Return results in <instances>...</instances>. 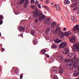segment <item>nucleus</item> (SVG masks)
Masks as SVG:
<instances>
[{
  "mask_svg": "<svg viewBox=\"0 0 79 79\" xmlns=\"http://www.w3.org/2000/svg\"><path fill=\"white\" fill-rule=\"evenodd\" d=\"M51 5H53V4L51 3Z\"/></svg>",
  "mask_w": 79,
  "mask_h": 79,
  "instance_id": "obj_55",
  "label": "nucleus"
},
{
  "mask_svg": "<svg viewBox=\"0 0 79 79\" xmlns=\"http://www.w3.org/2000/svg\"><path fill=\"white\" fill-rule=\"evenodd\" d=\"M66 43L62 42L60 43L59 46V47L60 48L66 47Z\"/></svg>",
  "mask_w": 79,
  "mask_h": 79,
  "instance_id": "obj_8",
  "label": "nucleus"
},
{
  "mask_svg": "<svg viewBox=\"0 0 79 79\" xmlns=\"http://www.w3.org/2000/svg\"><path fill=\"white\" fill-rule=\"evenodd\" d=\"M54 79H58V77L56 75H54L53 76Z\"/></svg>",
  "mask_w": 79,
  "mask_h": 79,
  "instance_id": "obj_32",
  "label": "nucleus"
},
{
  "mask_svg": "<svg viewBox=\"0 0 79 79\" xmlns=\"http://www.w3.org/2000/svg\"><path fill=\"white\" fill-rule=\"evenodd\" d=\"M48 51V49H46L42 50L41 52L43 54H44V53H45V52H47Z\"/></svg>",
  "mask_w": 79,
  "mask_h": 79,
  "instance_id": "obj_23",
  "label": "nucleus"
},
{
  "mask_svg": "<svg viewBox=\"0 0 79 79\" xmlns=\"http://www.w3.org/2000/svg\"><path fill=\"white\" fill-rule=\"evenodd\" d=\"M74 60H70L68 59H65L64 60V61L65 63H68V65H70V64L69 63H71V62H74Z\"/></svg>",
  "mask_w": 79,
  "mask_h": 79,
  "instance_id": "obj_9",
  "label": "nucleus"
},
{
  "mask_svg": "<svg viewBox=\"0 0 79 79\" xmlns=\"http://www.w3.org/2000/svg\"><path fill=\"white\" fill-rule=\"evenodd\" d=\"M51 70L52 71L51 72L52 74H56V73H58L57 72V70H54L53 69H52Z\"/></svg>",
  "mask_w": 79,
  "mask_h": 79,
  "instance_id": "obj_14",
  "label": "nucleus"
},
{
  "mask_svg": "<svg viewBox=\"0 0 79 79\" xmlns=\"http://www.w3.org/2000/svg\"><path fill=\"white\" fill-rule=\"evenodd\" d=\"M72 1H75V0H72Z\"/></svg>",
  "mask_w": 79,
  "mask_h": 79,
  "instance_id": "obj_56",
  "label": "nucleus"
},
{
  "mask_svg": "<svg viewBox=\"0 0 79 79\" xmlns=\"http://www.w3.org/2000/svg\"><path fill=\"white\" fill-rule=\"evenodd\" d=\"M51 70L52 69H53L54 70H57V68H56V67H53L51 68Z\"/></svg>",
  "mask_w": 79,
  "mask_h": 79,
  "instance_id": "obj_30",
  "label": "nucleus"
},
{
  "mask_svg": "<svg viewBox=\"0 0 79 79\" xmlns=\"http://www.w3.org/2000/svg\"><path fill=\"white\" fill-rule=\"evenodd\" d=\"M29 19H30V17L29 18Z\"/></svg>",
  "mask_w": 79,
  "mask_h": 79,
  "instance_id": "obj_58",
  "label": "nucleus"
},
{
  "mask_svg": "<svg viewBox=\"0 0 79 79\" xmlns=\"http://www.w3.org/2000/svg\"><path fill=\"white\" fill-rule=\"evenodd\" d=\"M79 71L77 72L76 73H73V75L75 77H77L79 76Z\"/></svg>",
  "mask_w": 79,
  "mask_h": 79,
  "instance_id": "obj_24",
  "label": "nucleus"
},
{
  "mask_svg": "<svg viewBox=\"0 0 79 79\" xmlns=\"http://www.w3.org/2000/svg\"><path fill=\"white\" fill-rule=\"evenodd\" d=\"M3 19V16L2 15H0V19L2 20Z\"/></svg>",
  "mask_w": 79,
  "mask_h": 79,
  "instance_id": "obj_40",
  "label": "nucleus"
},
{
  "mask_svg": "<svg viewBox=\"0 0 79 79\" xmlns=\"http://www.w3.org/2000/svg\"><path fill=\"white\" fill-rule=\"evenodd\" d=\"M71 19L72 21H75L77 20L76 18L74 16H73L71 17Z\"/></svg>",
  "mask_w": 79,
  "mask_h": 79,
  "instance_id": "obj_21",
  "label": "nucleus"
},
{
  "mask_svg": "<svg viewBox=\"0 0 79 79\" xmlns=\"http://www.w3.org/2000/svg\"><path fill=\"white\" fill-rule=\"evenodd\" d=\"M59 73H60V74H63V71L64 70L63 69H62L61 68H60L59 69Z\"/></svg>",
  "mask_w": 79,
  "mask_h": 79,
  "instance_id": "obj_20",
  "label": "nucleus"
},
{
  "mask_svg": "<svg viewBox=\"0 0 79 79\" xmlns=\"http://www.w3.org/2000/svg\"><path fill=\"white\" fill-rule=\"evenodd\" d=\"M50 32V28H48L47 29L46 31L45 34H48V33Z\"/></svg>",
  "mask_w": 79,
  "mask_h": 79,
  "instance_id": "obj_18",
  "label": "nucleus"
},
{
  "mask_svg": "<svg viewBox=\"0 0 79 79\" xmlns=\"http://www.w3.org/2000/svg\"><path fill=\"white\" fill-rule=\"evenodd\" d=\"M55 6H56V10L57 11H60V6H58V5H56V4H55Z\"/></svg>",
  "mask_w": 79,
  "mask_h": 79,
  "instance_id": "obj_19",
  "label": "nucleus"
},
{
  "mask_svg": "<svg viewBox=\"0 0 79 79\" xmlns=\"http://www.w3.org/2000/svg\"><path fill=\"white\" fill-rule=\"evenodd\" d=\"M2 23H3V21L0 20V25H1V24H2Z\"/></svg>",
  "mask_w": 79,
  "mask_h": 79,
  "instance_id": "obj_42",
  "label": "nucleus"
},
{
  "mask_svg": "<svg viewBox=\"0 0 79 79\" xmlns=\"http://www.w3.org/2000/svg\"><path fill=\"white\" fill-rule=\"evenodd\" d=\"M31 7L32 8L33 10H34L36 8V6L32 5L31 6Z\"/></svg>",
  "mask_w": 79,
  "mask_h": 79,
  "instance_id": "obj_27",
  "label": "nucleus"
},
{
  "mask_svg": "<svg viewBox=\"0 0 79 79\" xmlns=\"http://www.w3.org/2000/svg\"><path fill=\"white\" fill-rule=\"evenodd\" d=\"M46 4H48V3H49L50 2V1H48V0H46Z\"/></svg>",
  "mask_w": 79,
  "mask_h": 79,
  "instance_id": "obj_41",
  "label": "nucleus"
},
{
  "mask_svg": "<svg viewBox=\"0 0 79 79\" xmlns=\"http://www.w3.org/2000/svg\"><path fill=\"white\" fill-rule=\"evenodd\" d=\"M31 3H35V0H31Z\"/></svg>",
  "mask_w": 79,
  "mask_h": 79,
  "instance_id": "obj_36",
  "label": "nucleus"
},
{
  "mask_svg": "<svg viewBox=\"0 0 79 79\" xmlns=\"http://www.w3.org/2000/svg\"><path fill=\"white\" fill-rule=\"evenodd\" d=\"M66 2H67V0H64V3H66Z\"/></svg>",
  "mask_w": 79,
  "mask_h": 79,
  "instance_id": "obj_47",
  "label": "nucleus"
},
{
  "mask_svg": "<svg viewBox=\"0 0 79 79\" xmlns=\"http://www.w3.org/2000/svg\"><path fill=\"white\" fill-rule=\"evenodd\" d=\"M19 31L20 32H23V31H25V29L21 26L20 27Z\"/></svg>",
  "mask_w": 79,
  "mask_h": 79,
  "instance_id": "obj_16",
  "label": "nucleus"
},
{
  "mask_svg": "<svg viewBox=\"0 0 79 79\" xmlns=\"http://www.w3.org/2000/svg\"><path fill=\"white\" fill-rule=\"evenodd\" d=\"M52 48H57V46L55 45L54 44H53L52 46Z\"/></svg>",
  "mask_w": 79,
  "mask_h": 79,
  "instance_id": "obj_26",
  "label": "nucleus"
},
{
  "mask_svg": "<svg viewBox=\"0 0 79 79\" xmlns=\"http://www.w3.org/2000/svg\"><path fill=\"white\" fill-rule=\"evenodd\" d=\"M29 0H25V2L23 4V6L24 8H27V5H29Z\"/></svg>",
  "mask_w": 79,
  "mask_h": 79,
  "instance_id": "obj_10",
  "label": "nucleus"
},
{
  "mask_svg": "<svg viewBox=\"0 0 79 79\" xmlns=\"http://www.w3.org/2000/svg\"><path fill=\"white\" fill-rule=\"evenodd\" d=\"M69 52V51L68 50V48H64L63 49V53L64 54V55H67L68 54V53Z\"/></svg>",
  "mask_w": 79,
  "mask_h": 79,
  "instance_id": "obj_7",
  "label": "nucleus"
},
{
  "mask_svg": "<svg viewBox=\"0 0 79 79\" xmlns=\"http://www.w3.org/2000/svg\"><path fill=\"white\" fill-rule=\"evenodd\" d=\"M73 46L74 50H76L77 52L79 51V43H76Z\"/></svg>",
  "mask_w": 79,
  "mask_h": 79,
  "instance_id": "obj_5",
  "label": "nucleus"
},
{
  "mask_svg": "<svg viewBox=\"0 0 79 79\" xmlns=\"http://www.w3.org/2000/svg\"><path fill=\"white\" fill-rule=\"evenodd\" d=\"M45 13H47L46 11H45Z\"/></svg>",
  "mask_w": 79,
  "mask_h": 79,
  "instance_id": "obj_57",
  "label": "nucleus"
},
{
  "mask_svg": "<svg viewBox=\"0 0 79 79\" xmlns=\"http://www.w3.org/2000/svg\"><path fill=\"white\" fill-rule=\"evenodd\" d=\"M25 2V0H21L20 2V4H23V3Z\"/></svg>",
  "mask_w": 79,
  "mask_h": 79,
  "instance_id": "obj_31",
  "label": "nucleus"
},
{
  "mask_svg": "<svg viewBox=\"0 0 79 79\" xmlns=\"http://www.w3.org/2000/svg\"><path fill=\"white\" fill-rule=\"evenodd\" d=\"M76 5H77V3H74L71 5V8H74V7L76 6Z\"/></svg>",
  "mask_w": 79,
  "mask_h": 79,
  "instance_id": "obj_25",
  "label": "nucleus"
},
{
  "mask_svg": "<svg viewBox=\"0 0 79 79\" xmlns=\"http://www.w3.org/2000/svg\"><path fill=\"white\" fill-rule=\"evenodd\" d=\"M38 7L39 8H41V6H40V4H39L38 5Z\"/></svg>",
  "mask_w": 79,
  "mask_h": 79,
  "instance_id": "obj_39",
  "label": "nucleus"
},
{
  "mask_svg": "<svg viewBox=\"0 0 79 79\" xmlns=\"http://www.w3.org/2000/svg\"><path fill=\"white\" fill-rule=\"evenodd\" d=\"M62 42V40H60L58 38H57L55 40V43H56V44H59L60 42Z\"/></svg>",
  "mask_w": 79,
  "mask_h": 79,
  "instance_id": "obj_12",
  "label": "nucleus"
},
{
  "mask_svg": "<svg viewBox=\"0 0 79 79\" xmlns=\"http://www.w3.org/2000/svg\"><path fill=\"white\" fill-rule=\"evenodd\" d=\"M1 50H2V52H4V51H5V49L4 48H2Z\"/></svg>",
  "mask_w": 79,
  "mask_h": 79,
  "instance_id": "obj_43",
  "label": "nucleus"
},
{
  "mask_svg": "<svg viewBox=\"0 0 79 79\" xmlns=\"http://www.w3.org/2000/svg\"><path fill=\"white\" fill-rule=\"evenodd\" d=\"M56 26V23L55 22H53L52 24L51 27L53 28Z\"/></svg>",
  "mask_w": 79,
  "mask_h": 79,
  "instance_id": "obj_15",
  "label": "nucleus"
},
{
  "mask_svg": "<svg viewBox=\"0 0 79 79\" xmlns=\"http://www.w3.org/2000/svg\"><path fill=\"white\" fill-rule=\"evenodd\" d=\"M67 56H68L69 58H70L71 59H74L73 60H74V61H77V59L76 58V57L75 55H73V53H70L69 55H67Z\"/></svg>",
  "mask_w": 79,
  "mask_h": 79,
  "instance_id": "obj_3",
  "label": "nucleus"
},
{
  "mask_svg": "<svg viewBox=\"0 0 79 79\" xmlns=\"http://www.w3.org/2000/svg\"><path fill=\"white\" fill-rule=\"evenodd\" d=\"M79 71V67H77V71Z\"/></svg>",
  "mask_w": 79,
  "mask_h": 79,
  "instance_id": "obj_50",
  "label": "nucleus"
},
{
  "mask_svg": "<svg viewBox=\"0 0 79 79\" xmlns=\"http://www.w3.org/2000/svg\"><path fill=\"white\" fill-rule=\"evenodd\" d=\"M44 8H45V9H46L47 10H49V8L48 7V6H44Z\"/></svg>",
  "mask_w": 79,
  "mask_h": 79,
  "instance_id": "obj_29",
  "label": "nucleus"
},
{
  "mask_svg": "<svg viewBox=\"0 0 79 79\" xmlns=\"http://www.w3.org/2000/svg\"><path fill=\"white\" fill-rule=\"evenodd\" d=\"M70 3V2L69 1H67L66 4H67V5H69Z\"/></svg>",
  "mask_w": 79,
  "mask_h": 79,
  "instance_id": "obj_37",
  "label": "nucleus"
},
{
  "mask_svg": "<svg viewBox=\"0 0 79 79\" xmlns=\"http://www.w3.org/2000/svg\"><path fill=\"white\" fill-rule=\"evenodd\" d=\"M39 3V1H36L35 2V5H37V4H38Z\"/></svg>",
  "mask_w": 79,
  "mask_h": 79,
  "instance_id": "obj_38",
  "label": "nucleus"
},
{
  "mask_svg": "<svg viewBox=\"0 0 79 79\" xmlns=\"http://www.w3.org/2000/svg\"><path fill=\"white\" fill-rule=\"evenodd\" d=\"M46 39L47 40H50V38L48 37H47L46 38Z\"/></svg>",
  "mask_w": 79,
  "mask_h": 79,
  "instance_id": "obj_44",
  "label": "nucleus"
},
{
  "mask_svg": "<svg viewBox=\"0 0 79 79\" xmlns=\"http://www.w3.org/2000/svg\"><path fill=\"white\" fill-rule=\"evenodd\" d=\"M70 34H71V32L69 31H66L64 33V35L66 36H68Z\"/></svg>",
  "mask_w": 79,
  "mask_h": 79,
  "instance_id": "obj_17",
  "label": "nucleus"
},
{
  "mask_svg": "<svg viewBox=\"0 0 79 79\" xmlns=\"http://www.w3.org/2000/svg\"><path fill=\"white\" fill-rule=\"evenodd\" d=\"M15 72L16 73H19V70L18 69H16L15 70Z\"/></svg>",
  "mask_w": 79,
  "mask_h": 79,
  "instance_id": "obj_33",
  "label": "nucleus"
},
{
  "mask_svg": "<svg viewBox=\"0 0 79 79\" xmlns=\"http://www.w3.org/2000/svg\"><path fill=\"white\" fill-rule=\"evenodd\" d=\"M52 21L49 19H47L46 20L44 21L45 24H47L48 25H50L52 24Z\"/></svg>",
  "mask_w": 79,
  "mask_h": 79,
  "instance_id": "obj_6",
  "label": "nucleus"
},
{
  "mask_svg": "<svg viewBox=\"0 0 79 79\" xmlns=\"http://www.w3.org/2000/svg\"><path fill=\"white\" fill-rule=\"evenodd\" d=\"M74 31H77V34H79V25H76L73 28Z\"/></svg>",
  "mask_w": 79,
  "mask_h": 79,
  "instance_id": "obj_4",
  "label": "nucleus"
},
{
  "mask_svg": "<svg viewBox=\"0 0 79 79\" xmlns=\"http://www.w3.org/2000/svg\"><path fill=\"white\" fill-rule=\"evenodd\" d=\"M1 36V33L0 32V37Z\"/></svg>",
  "mask_w": 79,
  "mask_h": 79,
  "instance_id": "obj_53",
  "label": "nucleus"
},
{
  "mask_svg": "<svg viewBox=\"0 0 79 79\" xmlns=\"http://www.w3.org/2000/svg\"><path fill=\"white\" fill-rule=\"evenodd\" d=\"M33 44H37V43H38V41H37V40L35 38L34 40V41H33Z\"/></svg>",
  "mask_w": 79,
  "mask_h": 79,
  "instance_id": "obj_22",
  "label": "nucleus"
},
{
  "mask_svg": "<svg viewBox=\"0 0 79 79\" xmlns=\"http://www.w3.org/2000/svg\"><path fill=\"white\" fill-rule=\"evenodd\" d=\"M15 14L17 15H18V14L17 13H15Z\"/></svg>",
  "mask_w": 79,
  "mask_h": 79,
  "instance_id": "obj_54",
  "label": "nucleus"
},
{
  "mask_svg": "<svg viewBox=\"0 0 79 79\" xmlns=\"http://www.w3.org/2000/svg\"><path fill=\"white\" fill-rule=\"evenodd\" d=\"M66 28L64 27L63 29V31H66Z\"/></svg>",
  "mask_w": 79,
  "mask_h": 79,
  "instance_id": "obj_45",
  "label": "nucleus"
},
{
  "mask_svg": "<svg viewBox=\"0 0 79 79\" xmlns=\"http://www.w3.org/2000/svg\"><path fill=\"white\" fill-rule=\"evenodd\" d=\"M20 37H22V36H23V34L20 35Z\"/></svg>",
  "mask_w": 79,
  "mask_h": 79,
  "instance_id": "obj_51",
  "label": "nucleus"
},
{
  "mask_svg": "<svg viewBox=\"0 0 79 79\" xmlns=\"http://www.w3.org/2000/svg\"><path fill=\"white\" fill-rule=\"evenodd\" d=\"M75 0L74 1H72V2H76V1H77V0Z\"/></svg>",
  "mask_w": 79,
  "mask_h": 79,
  "instance_id": "obj_52",
  "label": "nucleus"
},
{
  "mask_svg": "<svg viewBox=\"0 0 79 79\" xmlns=\"http://www.w3.org/2000/svg\"><path fill=\"white\" fill-rule=\"evenodd\" d=\"M1 45H2V44H1Z\"/></svg>",
  "mask_w": 79,
  "mask_h": 79,
  "instance_id": "obj_59",
  "label": "nucleus"
},
{
  "mask_svg": "<svg viewBox=\"0 0 79 79\" xmlns=\"http://www.w3.org/2000/svg\"><path fill=\"white\" fill-rule=\"evenodd\" d=\"M51 32H52L53 34H56L57 32H58L59 34L60 35V37L62 38V37H64V34H63V32L60 30V28L59 27L57 28L55 30H52L51 31Z\"/></svg>",
  "mask_w": 79,
  "mask_h": 79,
  "instance_id": "obj_2",
  "label": "nucleus"
},
{
  "mask_svg": "<svg viewBox=\"0 0 79 79\" xmlns=\"http://www.w3.org/2000/svg\"><path fill=\"white\" fill-rule=\"evenodd\" d=\"M77 14H79V10L78 11H77Z\"/></svg>",
  "mask_w": 79,
  "mask_h": 79,
  "instance_id": "obj_49",
  "label": "nucleus"
},
{
  "mask_svg": "<svg viewBox=\"0 0 79 79\" xmlns=\"http://www.w3.org/2000/svg\"><path fill=\"white\" fill-rule=\"evenodd\" d=\"M75 39H76L75 37L73 36L70 39H69V41H70L71 43H75V42H76Z\"/></svg>",
  "mask_w": 79,
  "mask_h": 79,
  "instance_id": "obj_11",
  "label": "nucleus"
},
{
  "mask_svg": "<svg viewBox=\"0 0 79 79\" xmlns=\"http://www.w3.org/2000/svg\"><path fill=\"white\" fill-rule=\"evenodd\" d=\"M38 10V9H36L35 10V12L33 14V18H37V17H39L38 18V19L40 21H42L45 19V15H42V13L41 11L39 10H38L37 11H36Z\"/></svg>",
  "mask_w": 79,
  "mask_h": 79,
  "instance_id": "obj_1",
  "label": "nucleus"
},
{
  "mask_svg": "<svg viewBox=\"0 0 79 79\" xmlns=\"http://www.w3.org/2000/svg\"><path fill=\"white\" fill-rule=\"evenodd\" d=\"M38 21V20L36 19H35V22L36 23H37V22Z\"/></svg>",
  "mask_w": 79,
  "mask_h": 79,
  "instance_id": "obj_46",
  "label": "nucleus"
},
{
  "mask_svg": "<svg viewBox=\"0 0 79 79\" xmlns=\"http://www.w3.org/2000/svg\"><path fill=\"white\" fill-rule=\"evenodd\" d=\"M78 9H79V7L77 6H76V7L73 9V10L74 11H76V10H78Z\"/></svg>",
  "mask_w": 79,
  "mask_h": 79,
  "instance_id": "obj_28",
  "label": "nucleus"
},
{
  "mask_svg": "<svg viewBox=\"0 0 79 79\" xmlns=\"http://www.w3.org/2000/svg\"><path fill=\"white\" fill-rule=\"evenodd\" d=\"M58 60L60 62H61L63 60V56H60L58 57Z\"/></svg>",
  "mask_w": 79,
  "mask_h": 79,
  "instance_id": "obj_13",
  "label": "nucleus"
},
{
  "mask_svg": "<svg viewBox=\"0 0 79 79\" xmlns=\"http://www.w3.org/2000/svg\"><path fill=\"white\" fill-rule=\"evenodd\" d=\"M20 78L21 79H22V78H23V75H21V76H20Z\"/></svg>",
  "mask_w": 79,
  "mask_h": 79,
  "instance_id": "obj_48",
  "label": "nucleus"
},
{
  "mask_svg": "<svg viewBox=\"0 0 79 79\" xmlns=\"http://www.w3.org/2000/svg\"><path fill=\"white\" fill-rule=\"evenodd\" d=\"M35 32H34L33 31H30V33L32 34V35H34Z\"/></svg>",
  "mask_w": 79,
  "mask_h": 79,
  "instance_id": "obj_35",
  "label": "nucleus"
},
{
  "mask_svg": "<svg viewBox=\"0 0 79 79\" xmlns=\"http://www.w3.org/2000/svg\"><path fill=\"white\" fill-rule=\"evenodd\" d=\"M45 57H47V58H49L50 57V56H49V55L47 54H45Z\"/></svg>",
  "mask_w": 79,
  "mask_h": 79,
  "instance_id": "obj_34",
  "label": "nucleus"
}]
</instances>
